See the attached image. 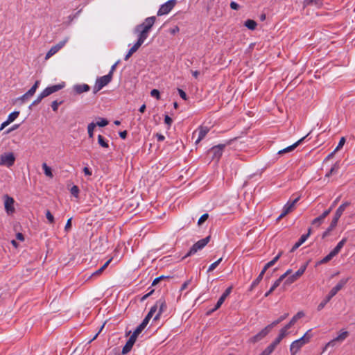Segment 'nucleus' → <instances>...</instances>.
Returning a JSON list of instances; mask_svg holds the SVG:
<instances>
[{"instance_id": "1", "label": "nucleus", "mask_w": 355, "mask_h": 355, "mask_svg": "<svg viewBox=\"0 0 355 355\" xmlns=\"http://www.w3.org/2000/svg\"><path fill=\"white\" fill-rule=\"evenodd\" d=\"M156 17L155 16L149 17L140 24L137 25L133 30V33L137 36V42L129 49L128 53L125 55L124 60H128L132 55L135 53L139 47L144 44L145 40L148 38L149 33L152 29Z\"/></svg>"}, {"instance_id": "2", "label": "nucleus", "mask_w": 355, "mask_h": 355, "mask_svg": "<svg viewBox=\"0 0 355 355\" xmlns=\"http://www.w3.org/2000/svg\"><path fill=\"white\" fill-rule=\"evenodd\" d=\"M348 279L349 278H343L339 281V282L330 291L325 298L319 304L318 306V311H321L324 309L325 305L331 300V299L347 284Z\"/></svg>"}, {"instance_id": "3", "label": "nucleus", "mask_w": 355, "mask_h": 355, "mask_svg": "<svg viewBox=\"0 0 355 355\" xmlns=\"http://www.w3.org/2000/svg\"><path fill=\"white\" fill-rule=\"evenodd\" d=\"M309 330L303 336L300 338L293 341L290 345L291 355H296V354L300 350V349L306 343H308L311 339V336L309 334Z\"/></svg>"}, {"instance_id": "4", "label": "nucleus", "mask_w": 355, "mask_h": 355, "mask_svg": "<svg viewBox=\"0 0 355 355\" xmlns=\"http://www.w3.org/2000/svg\"><path fill=\"white\" fill-rule=\"evenodd\" d=\"M349 334L347 331L341 329L336 338L327 343L325 345V349L328 347H335L337 345L341 344L349 336Z\"/></svg>"}, {"instance_id": "5", "label": "nucleus", "mask_w": 355, "mask_h": 355, "mask_svg": "<svg viewBox=\"0 0 355 355\" xmlns=\"http://www.w3.org/2000/svg\"><path fill=\"white\" fill-rule=\"evenodd\" d=\"M112 78L111 77V75H105L103 76H101L100 78H98L96 80L95 85L94 86L93 89V93L95 94L98 92H99L101 89H103L105 86L108 85Z\"/></svg>"}, {"instance_id": "6", "label": "nucleus", "mask_w": 355, "mask_h": 355, "mask_svg": "<svg viewBox=\"0 0 355 355\" xmlns=\"http://www.w3.org/2000/svg\"><path fill=\"white\" fill-rule=\"evenodd\" d=\"M209 239H210V236H207V237L198 241L196 243H194L192 245V247L190 248V250L187 252V254L185 255V257L193 255V254H196L198 250H202L209 243Z\"/></svg>"}, {"instance_id": "7", "label": "nucleus", "mask_w": 355, "mask_h": 355, "mask_svg": "<svg viewBox=\"0 0 355 355\" xmlns=\"http://www.w3.org/2000/svg\"><path fill=\"white\" fill-rule=\"evenodd\" d=\"M3 204L4 209L8 215H12L15 212V208L14 206L15 200L13 198L8 195L3 196Z\"/></svg>"}, {"instance_id": "8", "label": "nucleus", "mask_w": 355, "mask_h": 355, "mask_svg": "<svg viewBox=\"0 0 355 355\" xmlns=\"http://www.w3.org/2000/svg\"><path fill=\"white\" fill-rule=\"evenodd\" d=\"M15 161V157L12 153H6L0 157V165L6 166L7 167L12 166Z\"/></svg>"}, {"instance_id": "9", "label": "nucleus", "mask_w": 355, "mask_h": 355, "mask_svg": "<svg viewBox=\"0 0 355 355\" xmlns=\"http://www.w3.org/2000/svg\"><path fill=\"white\" fill-rule=\"evenodd\" d=\"M176 0H169L162 4L157 11V15L162 16L168 14L175 6Z\"/></svg>"}, {"instance_id": "10", "label": "nucleus", "mask_w": 355, "mask_h": 355, "mask_svg": "<svg viewBox=\"0 0 355 355\" xmlns=\"http://www.w3.org/2000/svg\"><path fill=\"white\" fill-rule=\"evenodd\" d=\"M307 264L302 265L297 271H296L293 275L288 277L287 279H286L284 284L289 285L295 282L297 279H299L306 270Z\"/></svg>"}, {"instance_id": "11", "label": "nucleus", "mask_w": 355, "mask_h": 355, "mask_svg": "<svg viewBox=\"0 0 355 355\" xmlns=\"http://www.w3.org/2000/svg\"><path fill=\"white\" fill-rule=\"evenodd\" d=\"M226 146L225 144H218L212 147L209 150V153L211 155L212 159L218 161L220 157H221L223 150Z\"/></svg>"}, {"instance_id": "12", "label": "nucleus", "mask_w": 355, "mask_h": 355, "mask_svg": "<svg viewBox=\"0 0 355 355\" xmlns=\"http://www.w3.org/2000/svg\"><path fill=\"white\" fill-rule=\"evenodd\" d=\"M65 86L64 83H62L58 85L49 86L44 89L42 92V96H43L44 98L49 96L53 93H55L60 89H62Z\"/></svg>"}, {"instance_id": "13", "label": "nucleus", "mask_w": 355, "mask_h": 355, "mask_svg": "<svg viewBox=\"0 0 355 355\" xmlns=\"http://www.w3.org/2000/svg\"><path fill=\"white\" fill-rule=\"evenodd\" d=\"M68 41V38H65L64 40L60 41L56 45L52 46L50 50L47 52L45 58L47 60L55 54L60 49H62L67 42Z\"/></svg>"}, {"instance_id": "14", "label": "nucleus", "mask_w": 355, "mask_h": 355, "mask_svg": "<svg viewBox=\"0 0 355 355\" xmlns=\"http://www.w3.org/2000/svg\"><path fill=\"white\" fill-rule=\"evenodd\" d=\"M271 331L270 327L268 325L265 328H263L261 331H260L258 334L250 338V342L257 343L263 338H265L269 332Z\"/></svg>"}, {"instance_id": "15", "label": "nucleus", "mask_w": 355, "mask_h": 355, "mask_svg": "<svg viewBox=\"0 0 355 355\" xmlns=\"http://www.w3.org/2000/svg\"><path fill=\"white\" fill-rule=\"evenodd\" d=\"M232 291V286L228 287L225 291L223 293V295L220 297L218 299L215 307L212 309V312L216 311L220 307V306L223 304L225 299L230 295Z\"/></svg>"}, {"instance_id": "16", "label": "nucleus", "mask_w": 355, "mask_h": 355, "mask_svg": "<svg viewBox=\"0 0 355 355\" xmlns=\"http://www.w3.org/2000/svg\"><path fill=\"white\" fill-rule=\"evenodd\" d=\"M156 304L158 307V311L154 318V320H158L160 315L166 310V304L164 299H159L156 302Z\"/></svg>"}, {"instance_id": "17", "label": "nucleus", "mask_w": 355, "mask_h": 355, "mask_svg": "<svg viewBox=\"0 0 355 355\" xmlns=\"http://www.w3.org/2000/svg\"><path fill=\"white\" fill-rule=\"evenodd\" d=\"M309 135V134L304 137H303L302 138H301L300 139H299L297 141H296L295 144H293V145H291L284 149H282L278 151V154L279 155H283V154H285V153H290L293 150H295V148L300 144L302 143V141Z\"/></svg>"}, {"instance_id": "18", "label": "nucleus", "mask_w": 355, "mask_h": 355, "mask_svg": "<svg viewBox=\"0 0 355 355\" xmlns=\"http://www.w3.org/2000/svg\"><path fill=\"white\" fill-rule=\"evenodd\" d=\"M349 205V202H345L343 203L339 207L336 209L334 216L333 218V220L338 222L342 214H343L345 209Z\"/></svg>"}, {"instance_id": "19", "label": "nucleus", "mask_w": 355, "mask_h": 355, "mask_svg": "<svg viewBox=\"0 0 355 355\" xmlns=\"http://www.w3.org/2000/svg\"><path fill=\"white\" fill-rule=\"evenodd\" d=\"M73 89L77 94H80L89 91L90 87L87 84H77L73 85Z\"/></svg>"}, {"instance_id": "20", "label": "nucleus", "mask_w": 355, "mask_h": 355, "mask_svg": "<svg viewBox=\"0 0 355 355\" xmlns=\"http://www.w3.org/2000/svg\"><path fill=\"white\" fill-rule=\"evenodd\" d=\"M299 199H300V197H297L292 201H291V200L288 201V202L284 207L283 215H286L290 211H291L293 207L295 206V203L299 200Z\"/></svg>"}, {"instance_id": "21", "label": "nucleus", "mask_w": 355, "mask_h": 355, "mask_svg": "<svg viewBox=\"0 0 355 355\" xmlns=\"http://www.w3.org/2000/svg\"><path fill=\"white\" fill-rule=\"evenodd\" d=\"M329 214V210H325L320 216L315 218L312 221V225L319 227L324 220L325 218Z\"/></svg>"}, {"instance_id": "22", "label": "nucleus", "mask_w": 355, "mask_h": 355, "mask_svg": "<svg viewBox=\"0 0 355 355\" xmlns=\"http://www.w3.org/2000/svg\"><path fill=\"white\" fill-rule=\"evenodd\" d=\"M209 128L207 126H201L198 129V137L196 141V144H198L201 140H202L207 134L209 132Z\"/></svg>"}, {"instance_id": "23", "label": "nucleus", "mask_w": 355, "mask_h": 355, "mask_svg": "<svg viewBox=\"0 0 355 355\" xmlns=\"http://www.w3.org/2000/svg\"><path fill=\"white\" fill-rule=\"evenodd\" d=\"M135 341H136V339L135 338H133L132 336H130L128 340L127 341L126 344L122 349V354H125L128 352H129L131 350Z\"/></svg>"}, {"instance_id": "24", "label": "nucleus", "mask_w": 355, "mask_h": 355, "mask_svg": "<svg viewBox=\"0 0 355 355\" xmlns=\"http://www.w3.org/2000/svg\"><path fill=\"white\" fill-rule=\"evenodd\" d=\"M304 316V313L303 311H299L293 317V318L291 320V321L286 325L287 326V328H291L293 325L295 324V323L297 322L298 319H300L301 318Z\"/></svg>"}, {"instance_id": "25", "label": "nucleus", "mask_w": 355, "mask_h": 355, "mask_svg": "<svg viewBox=\"0 0 355 355\" xmlns=\"http://www.w3.org/2000/svg\"><path fill=\"white\" fill-rule=\"evenodd\" d=\"M282 256V252H279L276 257H275L270 261L268 262L265 266L263 267V268L262 269V270H264V273L266 272V271L271 266H272L280 258V257Z\"/></svg>"}, {"instance_id": "26", "label": "nucleus", "mask_w": 355, "mask_h": 355, "mask_svg": "<svg viewBox=\"0 0 355 355\" xmlns=\"http://www.w3.org/2000/svg\"><path fill=\"white\" fill-rule=\"evenodd\" d=\"M282 256V252H279L276 257H275L270 261L268 262L265 266L263 267V268L262 269V270H264V273L266 272V271L271 266H272L280 258V257Z\"/></svg>"}, {"instance_id": "27", "label": "nucleus", "mask_w": 355, "mask_h": 355, "mask_svg": "<svg viewBox=\"0 0 355 355\" xmlns=\"http://www.w3.org/2000/svg\"><path fill=\"white\" fill-rule=\"evenodd\" d=\"M264 274H265L264 270H261L260 274L256 278V279H254L252 282V283L250 287V291H252L254 289V288H255L259 284V282L262 280Z\"/></svg>"}, {"instance_id": "28", "label": "nucleus", "mask_w": 355, "mask_h": 355, "mask_svg": "<svg viewBox=\"0 0 355 355\" xmlns=\"http://www.w3.org/2000/svg\"><path fill=\"white\" fill-rule=\"evenodd\" d=\"M111 261L112 259L107 261L98 270H96L94 272L92 273V277L98 276L101 275L103 272V271L108 266Z\"/></svg>"}, {"instance_id": "29", "label": "nucleus", "mask_w": 355, "mask_h": 355, "mask_svg": "<svg viewBox=\"0 0 355 355\" xmlns=\"http://www.w3.org/2000/svg\"><path fill=\"white\" fill-rule=\"evenodd\" d=\"M288 315V313H285L284 315L280 316L277 320L273 321L271 324H268V326L272 329L274 327H275L277 324L280 323L282 321L285 320Z\"/></svg>"}, {"instance_id": "30", "label": "nucleus", "mask_w": 355, "mask_h": 355, "mask_svg": "<svg viewBox=\"0 0 355 355\" xmlns=\"http://www.w3.org/2000/svg\"><path fill=\"white\" fill-rule=\"evenodd\" d=\"M98 144H99V145H100L101 146H102L103 148H109L108 141H106V140L105 139V138H104L102 135H99L98 136Z\"/></svg>"}, {"instance_id": "31", "label": "nucleus", "mask_w": 355, "mask_h": 355, "mask_svg": "<svg viewBox=\"0 0 355 355\" xmlns=\"http://www.w3.org/2000/svg\"><path fill=\"white\" fill-rule=\"evenodd\" d=\"M42 168L44 170V173L46 176H47L49 178L53 177L51 168L49 166H47V164L46 163L42 164Z\"/></svg>"}, {"instance_id": "32", "label": "nucleus", "mask_w": 355, "mask_h": 355, "mask_svg": "<svg viewBox=\"0 0 355 355\" xmlns=\"http://www.w3.org/2000/svg\"><path fill=\"white\" fill-rule=\"evenodd\" d=\"M245 26L250 30H254L257 27V23L252 19H248L245 22Z\"/></svg>"}, {"instance_id": "33", "label": "nucleus", "mask_w": 355, "mask_h": 355, "mask_svg": "<svg viewBox=\"0 0 355 355\" xmlns=\"http://www.w3.org/2000/svg\"><path fill=\"white\" fill-rule=\"evenodd\" d=\"M96 127V124L95 123L92 122L90 123L87 126V132L89 138H93L94 137V128Z\"/></svg>"}, {"instance_id": "34", "label": "nucleus", "mask_w": 355, "mask_h": 355, "mask_svg": "<svg viewBox=\"0 0 355 355\" xmlns=\"http://www.w3.org/2000/svg\"><path fill=\"white\" fill-rule=\"evenodd\" d=\"M19 115V111H15L8 115L7 121L8 123H11L18 117Z\"/></svg>"}, {"instance_id": "35", "label": "nucleus", "mask_w": 355, "mask_h": 355, "mask_svg": "<svg viewBox=\"0 0 355 355\" xmlns=\"http://www.w3.org/2000/svg\"><path fill=\"white\" fill-rule=\"evenodd\" d=\"M311 229L309 228L308 230V233L307 234H303V235L301 236V237L300 238L299 241L297 242L300 245H302L307 240V239L309 238V236L311 234Z\"/></svg>"}, {"instance_id": "36", "label": "nucleus", "mask_w": 355, "mask_h": 355, "mask_svg": "<svg viewBox=\"0 0 355 355\" xmlns=\"http://www.w3.org/2000/svg\"><path fill=\"white\" fill-rule=\"evenodd\" d=\"M40 81L37 80L31 88L27 92V95L33 96L39 87Z\"/></svg>"}, {"instance_id": "37", "label": "nucleus", "mask_w": 355, "mask_h": 355, "mask_svg": "<svg viewBox=\"0 0 355 355\" xmlns=\"http://www.w3.org/2000/svg\"><path fill=\"white\" fill-rule=\"evenodd\" d=\"M275 348L270 344L259 355H270Z\"/></svg>"}, {"instance_id": "38", "label": "nucleus", "mask_w": 355, "mask_h": 355, "mask_svg": "<svg viewBox=\"0 0 355 355\" xmlns=\"http://www.w3.org/2000/svg\"><path fill=\"white\" fill-rule=\"evenodd\" d=\"M145 329V327L144 326H141V324H140L137 328L134 331L133 334H132L131 336H132L133 338H135V339H137V336L141 333V331Z\"/></svg>"}, {"instance_id": "39", "label": "nucleus", "mask_w": 355, "mask_h": 355, "mask_svg": "<svg viewBox=\"0 0 355 355\" xmlns=\"http://www.w3.org/2000/svg\"><path fill=\"white\" fill-rule=\"evenodd\" d=\"M345 143V137H341V139H340L339 143H338V146H336V149L334 150V151L333 153H331L330 155H329L328 157H331L334 152L338 151L341 148H343V146H344Z\"/></svg>"}, {"instance_id": "40", "label": "nucleus", "mask_w": 355, "mask_h": 355, "mask_svg": "<svg viewBox=\"0 0 355 355\" xmlns=\"http://www.w3.org/2000/svg\"><path fill=\"white\" fill-rule=\"evenodd\" d=\"M222 259H223V258H220L217 261H216L215 262L211 263L209 266L207 272L213 271L220 264V263L221 262Z\"/></svg>"}, {"instance_id": "41", "label": "nucleus", "mask_w": 355, "mask_h": 355, "mask_svg": "<svg viewBox=\"0 0 355 355\" xmlns=\"http://www.w3.org/2000/svg\"><path fill=\"white\" fill-rule=\"evenodd\" d=\"M288 329L289 328H287V326L285 325L282 329H281L278 337L282 340L287 335V331Z\"/></svg>"}, {"instance_id": "42", "label": "nucleus", "mask_w": 355, "mask_h": 355, "mask_svg": "<svg viewBox=\"0 0 355 355\" xmlns=\"http://www.w3.org/2000/svg\"><path fill=\"white\" fill-rule=\"evenodd\" d=\"M334 257V256L331 254L330 252L329 254H327L326 257H324L322 260L320 261L319 263L323 264L326 263L330 260H331Z\"/></svg>"}, {"instance_id": "43", "label": "nucleus", "mask_w": 355, "mask_h": 355, "mask_svg": "<svg viewBox=\"0 0 355 355\" xmlns=\"http://www.w3.org/2000/svg\"><path fill=\"white\" fill-rule=\"evenodd\" d=\"M279 285L278 284V282H275L273 285L271 286V288H270V290L266 292L264 295L265 297H268L269 296V295H270L276 288H277Z\"/></svg>"}, {"instance_id": "44", "label": "nucleus", "mask_w": 355, "mask_h": 355, "mask_svg": "<svg viewBox=\"0 0 355 355\" xmlns=\"http://www.w3.org/2000/svg\"><path fill=\"white\" fill-rule=\"evenodd\" d=\"M108 123H109L108 121L105 119H101V120L99 121H97L96 123H95V124H96V126L98 125L99 127L106 126Z\"/></svg>"}, {"instance_id": "45", "label": "nucleus", "mask_w": 355, "mask_h": 355, "mask_svg": "<svg viewBox=\"0 0 355 355\" xmlns=\"http://www.w3.org/2000/svg\"><path fill=\"white\" fill-rule=\"evenodd\" d=\"M46 217L47 220H49V223L51 224H53L54 223V217L52 215V214L50 212V211L47 210L46 211Z\"/></svg>"}, {"instance_id": "46", "label": "nucleus", "mask_w": 355, "mask_h": 355, "mask_svg": "<svg viewBox=\"0 0 355 355\" xmlns=\"http://www.w3.org/2000/svg\"><path fill=\"white\" fill-rule=\"evenodd\" d=\"M71 193L75 196V197H78V193H79V189L77 186L74 185L71 187Z\"/></svg>"}, {"instance_id": "47", "label": "nucleus", "mask_w": 355, "mask_h": 355, "mask_svg": "<svg viewBox=\"0 0 355 355\" xmlns=\"http://www.w3.org/2000/svg\"><path fill=\"white\" fill-rule=\"evenodd\" d=\"M209 218L208 214H204L198 221V225H201Z\"/></svg>"}, {"instance_id": "48", "label": "nucleus", "mask_w": 355, "mask_h": 355, "mask_svg": "<svg viewBox=\"0 0 355 355\" xmlns=\"http://www.w3.org/2000/svg\"><path fill=\"white\" fill-rule=\"evenodd\" d=\"M338 222H336L334 220H331L330 225L327 229V232H331L337 225Z\"/></svg>"}, {"instance_id": "49", "label": "nucleus", "mask_w": 355, "mask_h": 355, "mask_svg": "<svg viewBox=\"0 0 355 355\" xmlns=\"http://www.w3.org/2000/svg\"><path fill=\"white\" fill-rule=\"evenodd\" d=\"M338 222H336L334 220H331L330 225L327 229V232H331L337 225Z\"/></svg>"}, {"instance_id": "50", "label": "nucleus", "mask_w": 355, "mask_h": 355, "mask_svg": "<svg viewBox=\"0 0 355 355\" xmlns=\"http://www.w3.org/2000/svg\"><path fill=\"white\" fill-rule=\"evenodd\" d=\"M44 98V97L43 96H42V94L40 93V94L37 96V98L32 103L31 106L36 105L39 104Z\"/></svg>"}, {"instance_id": "51", "label": "nucleus", "mask_w": 355, "mask_h": 355, "mask_svg": "<svg viewBox=\"0 0 355 355\" xmlns=\"http://www.w3.org/2000/svg\"><path fill=\"white\" fill-rule=\"evenodd\" d=\"M150 95L151 96L155 97L157 99H159V92L156 89H153V90H151Z\"/></svg>"}, {"instance_id": "52", "label": "nucleus", "mask_w": 355, "mask_h": 355, "mask_svg": "<svg viewBox=\"0 0 355 355\" xmlns=\"http://www.w3.org/2000/svg\"><path fill=\"white\" fill-rule=\"evenodd\" d=\"M62 103V102H58L57 101H54L51 103V107L53 111H57L58 109V106Z\"/></svg>"}, {"instance_id": "53", "label": "nucleus", "mask_w": 355, "mask_h": 355, "mask_svg": "<svg viewBox=\"0 0 355 355\" xmlns=\"http://www.w3.org/2000/svg\"><path fill=\"white\" fill-rule=\"evenodd\" d=\"M71 218H70L69 219H68L67 223H66V225L64 227V230L66 232H69L70 230H71Z\"/></svg>"}, {"instance_id": "54", "label": "nucleus", "mask_w": 355, "mask_h": 355, "mask_svg": "<svg viewBox=\"0 0 355 355\" xmlns=\"http://www.w3.org/2000/svg\"><path fill=\"white\" fill-rule=\"evenodd\" d=\"M282 340L277 336L270 345L276 348V347L280 343Z\"/></svg>"}, {"instance_id": "55", "label": "nucleus", "mask_w": 355, "mask_h": 355, "mask_svg": "<svg viewBox=\"0 0 355 355\" xmlns=\"http://www.w3.org/2000/svg\"><path fill=\"white\" fill-rule=\"evenodd\" d=\"M119 63V60H118L116 63H114L112 67H111V69H110V71L108 73V75H111V77L112 78V74H113V72L116 69V67L117 66V64Z\"/></svg>"}, {"instance_id": "56", "label": "nucleus", "mask_w": 355, "mask_h": 355, "mask_svg": "<svg viewBox=\"0 0 355 355\" xmlns=\"http://www.w3.org/2000/svg\"><path fill=\"white\" fill-rule=\"evenodd\" d=\"M164 122L166 124H167L168 126H171V123H172V119L168 116V115H166L165 116V118H164Z\"/></svg>"}, {"instance_id": "57", "label": "nucleus", "mask_w": 355, "mask_h": 355, "mask_svg": "<svg viewBox=\"0 0 355 355\" xmlns=\"http://www.w3.org/2000/svg\"><path fill=\"white\" fill-rule=\"evenodd\" d=\"M347 238H343L340 241L338 242V243L337 244V246L342 249L343 247L344 246V245L345 244V243L347 242Z\"/></svg>"}, {"instance_id": "58", "label": "nucleus", "mask_w": 355, "mask_h": 355, "mask_svg": "<svg viewBox=\"0 0 355 355\" xmlns=\"http://www.w3.org/2000/svg\"><path fill=\"white\" fill-rule=\"evenodd\" d=\"M341 250V248H338L337 245L334 248L333 250L331 251V254L335 257L337 255L340 251Z\"/></svg>"}, {"instance_id": "59", "label": "nucleus", "mask_w": 355, "mask_h": 355, "mask_svg": "<svg viewBox=\"0 0 355 355\" xmlns=\"http://www.w3.org/2000/svg\"><path fill=\"white\" fill-rule=\"evenodd\" d=\"M341 250V248H338L337 245L334 248L333 250L331 251V254L335 257L337 255L340 251Z\"/></svg>"}, {"instance_id": "60", "label": "nucleus", "mask_w": 355, "mask_h": 355, "mask_svg": "<svg viewBox=\"0 0 355 355\" xmlns=\"http://www.w3.org/2000/svg\"><path fill=\"white\" fill-rule=\"evenodd\" d=\"M178 93L182 99L187 100V94L182 89H178Z\"/></svg>"}, {"instance_id": "61", "label": "nucleus", "mask_w": 355, "mask_h": 355, "mask_svg": "<svg viewBox=\"0 0 355 355\" xmlns=\"http://www.w3.org/2000/svg\"><path fill=\"white\" fill-rule=\"evenodd\" d=\"M340 200V197L337 198L334 202L333 203L331 204V205L330 206V207L327 209V210H329V213L331 211V210L333 209V208L337 205L338 202Z\"/></svg>"}, {"instance_id": "62", "label": "nucleus", "mask_w": 355, "mask_h": 355, "mask_svg": "<svg viewBox=\"0 0 355 355\" xmlns=\"http://www.w3.org/2000/svg\"><path fill=\"white\" fill-rule=\"evenodd\" d=\"M338 168V166L336 165H334L329 171V173L326 174V177H329L334 171L335 170H337Z\"/></svg>"}, {"instance_id": "63", "label": "nucleus", "mask_w": 355, "mask_h": 355, "mask_svg": "<svg viewBox=\"0 0 355 355\" xmlns=\"http://www.w3.org/2000/svg\"><path fill=\"white\" fill-rule=\"evenodd\" d=\"M230 8L232 9V10H238L239 8V5L234 2V1H232L230 3Z\"/></svg>"}, {"instance_id": "64", "label": "nucleus", "mask_w": 355, "mask_h": 355, "mask_svg": "<svg viewBox=\"0 0 355 355\" xmlns=\"http://www.w3.org/2000/svg\"><path fill=\"white\" fill-rule=\"evenodd\" d=\"M83 172L85 175H92V171L88 167H85L83 168Z\"/></svg>"}]
</instances>
